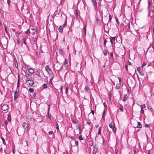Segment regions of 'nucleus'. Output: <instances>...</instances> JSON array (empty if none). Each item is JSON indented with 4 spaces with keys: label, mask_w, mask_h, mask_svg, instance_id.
Segmentation results:
<instances>
[{
    "label": "nucleus",
    "mask_w": 154,
    "mask_h": 154,
    "mask_svg": "<svg viewBox=\"0 0 154 154\" xmlns=\"http://www.w3.org/2000/svg\"><path fill=\"white\" fill-rule=\"evenodd\" d=\"M29 72L31 74H33L34 72L33 69L31 68H29L28 69Z\"/></svg>",
    "instance_id": "15"
},
{
    "label": "nucleus",
    "mask_w": 154,
    "mask_h": 154,
    "mask_svg": "<svg viewBox=\"0 0 154 154\" xmlns=\"http://www.w3.org/2000/svg\"><path fill=\"white\" fill-rule=\"evenodd\" d=\"M85 91L87 93L89 91V88L87 86H86L85 88Z\"/></svg>",
    "instance_id": "19"
},
{
    "label": "nucleus",
    "mask_w": 154,
    "mask_h": 154,
    "mask_svg": "<svg viewBox=\"0 0 154 154\" xmlns=\"http://www.w3.org/2000/svg\"><path fill=\"white\" fill-rule=\"evenodd\" d=\"M26 78L27 80H32V79L33 78V76L32 75L27 73L26 75Z\"/></svg>",
    "instance_id": "5"
},
{
    "label": "nucleus",
    "mask_w": 154,
    "mask_h": 154,
    "mask_svg": "<svg viewBox=\"0 0 154 154\" xmlns=\"http://www.w3.org/2000/svg\"><path fill=\"white\" fill-rule=\"evenodd\" d=\"M141 109H143L146 107V105L144 104H143L141 105Z\"/></svg>",
    "instance_id": "29"
},
{
    "label": "nucleus",
    "mask_w": 154,
    "mask_h": 154,
    "mask_svg": "<svg viewBox=\"0 0 154 154\" xmlns=\"http://www.w3.org/2000/svg\"><path fill=\"white\" fill-rule=\"evenodd\" d=\"M84 33H85V36L86 35V27L85 26H84Z\"/></svg>",
    "instance_id": "36"
},
{
    "label": "nucleus",
    "mask_w": 154,
    "mask_h": 154,
    "mask_svg": "<svg viewBox=\"0 0 154 154\" xmlns=\"http://www.w3.org/2000/svg\"><path fill=\"white\" fill-rule=\"evenodd\" d=\"M128 26V28L129 29H130V23L129 22H128V23H127V25H125V26Z\"/></svg>",
    "instance_id": "34"
},
{
    "label": "nucleus",
    "mask_w": 154,
    "mask_h": 154,
    "mask_svg": "<svg viewBox=\"0 0 154 154\" xmlns=\"http://www.w3.org/2000/svg\"><path fill=\"white\" fill-rule=\"evenodd\" d=\"M56 69L57 70H59L61 69V68H62L63 67H61L60 63H57L56 65L55 66Z\"/></svg>",
    "instance_id": "8"
},
{
    "label": "nucleus",
    "mask_w": 154,
    "mask_h": 154,
    "mask_svg": "<svg viewBox=\"0 0 154 154\" xmlns=\"http://www.w3.org/2000/svg\"><path fill=\"white\" fill-rule=\"evenodd\" d=\"M116 21L117 23L119 25V22L118 21V19L117 18H116Z\"/></svg>",
    "instance_id": "54"
},
{
    "label": "nucleus",
    "mask_w": 154,
    "mask_h": 154,
    "mask_svg": "<svg viewBox=\"0 0 154 154\" xmlns=\"http://www.w3.org/2000/svg\"><path fill=\"white\" fill-rule=\"evenodd\" d=\"M152 47L153 48V49H154V39H153V42L152 43Z\"/></svg>",
    "instance_id": "59"
},
{
    "label": "nucleus",
    "mask_w": 154,
    "mask_h": 154,
    "mask_svg": "<svg viewBox=\"0 0 154 154\" xmlns=\"http://www.w3.org/2000/svg\"><path fill=\"white\" fill-rule=\"evenodd\" d=\"M35 74L38 77L41 78V76L40 75L38 71H37L36 72H35Z\"/></svg>",
    "instance_id": "23"
},
{
    "label": "nucleus",
    "mask_w": 154,
    "mask_h": 154,
    "mask_svg": "<svg viewBox=\"0 0 154 154\" xmlns=\"http://www.w3.org/2000/svg\"><path fill=\"white\" fill-rule=\"evenodd\" d=\"M147 107L148 109H149L152 112L153 111V109L151 106L148 105L147 106Z\"/></svg>",
    "instance_id": "20"
},
{
    "label": "nucleus",
    "mask_w": 154,
    "mask_h": 154,
    "mask_svg": "<svg viewBox=\"0 0 154 154\" xmlns=\"http://www.w3.org/2000/svg\"><path fill=\"white\" fill-rule=\"evenodd\" d=\"M68 88L66 87V88H65V92H66V94H67V93H68Z\"/></svg>",
    "instance_id": "43"
},
{
    "label": "nucleus",
    "mask_w": 154,
    "mask_h": 154,
    "mask_svg": "<svg viewBox=\"0 0 154 154\" xmlns=\"http://www.w3.org/2000/svg\"><path fill=\"white\" fill-rule=\"evenodd\" d=\"M22 126L25 130V131L28 132V125L26 123H23L22 124Z\"/></svg>",
    "instance_id": "3"
},
{
    "label": "nucleus",
    "mask_w": 154,
    "mask_h": 154,
    "mask_svg": "<svg viewBox=\"0 0 154 154\" xmlns=\"http://www.w3.org/2000/svg\"><path fill=\"white\" fill-rule=\"evenodd\" d=\"M29 91L31 93H32L34 91V89L33 88H30L29 89Z\"/></svg>",
    "instance_id": "31"
},
{
    "label": "nucleus",
    "mask_w": 154,
    "mask_h": 154,
    "mask_svg": "<svg viewBox=\"0 0 154 154\" xmlns=\"http://www.w3.org/2000/svg\"><path fill=\"white\" fill-rule=\"evenodd\" d=\"M10 2H11V1H10V0H8L7 1V3H8V5H10Z\"/></svg>",
    "instance_id": "55"
},
{
    "label": "nucleus",
    "mask_w": 154,
    "mask_h": 154,
    "mask_svg": "<svg viewBox=\"0 0 154 154\" xmlns=\"http://www.w3.org/2000/svg\"><path fill=\"white\" fill-rule=\"evenodd\" d=\"M146 65V62H143L142 66V67L143 68L144 66H145Z\"/></svg>",
    "instance_id": "44"
},
{
    "label": "nucleus",
    "mask_w": 154,
    "mask_h": 154,
    "mask_svg": "<svg viewBox=\"0 0 154 154\" xmlns=\"http://www.w3.org/2000/svg\"><path fill=\"white\" fill-rule=\"evenodd\" d=\"M149 16H150L151 17H152L154 16V10H152V12H150V13H149Z\"/></svg>",
    "instance_id": "13"
},
{
    "label": "nucleus",
    "mask_w": 154,
    "mask_h": 154,
    "mask_svg": "<svg viewBox=\"0 0 154 154\" xmlns=\"http://www.w3.org/2000/svg\"><path fill=\"white\" fill-rule=\"evenodd\" d=\"M97 148L96 146H94L93 151V154H96L97 152Z\"/></svg>",
    "instance_id": "10"
},
{
    "label": "nucleus",
    "mask_w": 154,
    "mask_h": 154,
    "mask_svg": "<svg viewBox=\"0 0 154 154\" xmlns=\"http://www.w3.org/2000/svg\"><path fill=\"white\" fill-rule=\"evenodd\" d=\"M103 53L104 54V55H105V56H106L107 55V51H106V50L105 49H104L103 51Z\"/></svg>",
    "instance_id": "35"
},
{
    "label": "nucleus",
    "mask_w": 154,
    "mask_h": 154,
    "mask_svg": "<svg viewBox=\"0 0 154 154\" xmlns=\"http://www.w3.org/2000/svg\"><path fill=\"white\" fill-rule=\"evenodd\" d=\"M60 53L61 54H63V50H61L60 49Z\"/></svg>",
    "instance_id": "50"
},
{
    "label": "nucleus",
    "mask_w": 154,
    "mask_h": 154,
    "mask_svg": "<svg viewBox=\"0 0 154 154\" xmlns=\"http://www.w3.org/2000/svg\"><path fill=\"white\" fill-rule=\"evenodd\" d=\"M148 8L150 7L151 5V2L150 1H148Z\"/></svg>",
    "instance_id": "49"
},
{
    "label": "nucleus",
    "mask_w": 154,
    "mask_h": 154,
    "mask_svg": "<svg viewBox=\"0 0 154 154\" xmlns=\"http://www.w3.org/2000/svg\"><path fill=\"white\" fill-rule=\"evenodd\" d=\"M8 124V122L7 120H6L5 121V125H7Z\"/></svg>",
    "instance_id": "60"
},
{
    "label": "nucleus",
    "mask_w": 154,
    "mask_h": 154,
    "mask_svg": "<svg viewBox=\"0 0 154 154\" xmlns=\"http://www.w3.org/2000/svg\"><path fill=\"white\" fill-rule=\"evenodd\" d=\"M23 40L24 44L25 45H26V38H23Z\"/></svg>",
    "instance_id": "28"
},
{
    "label": "nucleus",
    "mask_w": 154,
    "mask_h": 154,
    "mask_svg": "<svg viewBox=\"0 0 154 154\" xmlns=\"http://www.w3.org/2000/svg\"><path fill=\"white\" fill-rule=\"evenodd\" d=\"M68 137L69 138L71 139L72 140H74L73 137L71 135L69 136Z\"/></svg>",
    "instance_id": "45"
},
{
    "label": "nucleus",
    "mask_w": 154,
    "mask_h": 154,
    "mask_svg": "<svg viewBox=\"0 0 154 154\" xmlns=\"http://www.w3.org/2000/svg\"><path fill=\"white\" fill-rule=\"evenodd\" d=\"M119 109L121 111H123V106L122 105H121V106L119 107Z\"/></svg>",
    "instance_id": "37"
},
{
    "label": "nucleus",
    "mask_w": 154,
    "mask_h": 154,
    "mask_svg": "<svg viewBox=\"0 0 154 154\" xmlns=\"http://www.w3.org/2000/svg\"><path fill=\"white\" fill-rule=\"evenodd\" d=\"M35 95H36L35 93V92L33 94V96L32 97V98H33V99L35 98Z\"/></svg>",
    "instance_id": "46"
},
{
    "label": "nucleus",
    "mask_w": 154,
    "mask_h": 154,
    "mask_svg": "<svg viewBox=\"0 0 154 154\" xmlns=\"http://www.w3.org/2000/svg\"><path fill=\"white\" fill-rule=\"evenodd\" d=\"M115 38H116L115 37H112L110 36V38H109V39H111L112 41H114L115 40Z\"/></svg>",
    "instance_id": "39"
},
{
    "label": "nucleus",
    "mask_w": 154,
    "mask_h": 154,
    "mask_svg": "<svg viewBox=\"0 0 154 154\" xmlns=\"http://www.w3.org/2000/svg\"><path fill=\"white\" fill-rule=\"evenodd\" d=\"M18 93L17 92V91L16 90L15 91L14 93V100H16L18 97Z\"/></svg>",
    "instance_id": "9"
},
{
    "label": "nucleus",
    "mask_w": 154,
    "mask_h": 154,
    "mask_svg": "<svg viewBox=\"0 0 154 154\" xmlns=\"http://www.w3.org/2000/svg\"><path fill=\"white\" fill-rule=\"evenodd\" d=\"M67 24L66 21L65 22V23L63 26H60L59 27L58 29L60 33H62L63 32V29L64 27H65Z\"/></svg>",
    "instance_id": "1"
},
{
    "label": "nucleus",
    "mask_w": 154,
    "mask_h": 154,
    "mask_svg": "<svg viewBox=\"0 0 154 154\" xmlns=\"http://www.w3.org/2000/svg\"><path fill=\"white\" fill-rule=\"evenodd\" d=\"M93 144V142L91 141H90L89 142V145L91 146H92Z\"/></svg>",
    "instance_id": "47"
},
{
    "label": "nucleus",
    "mask_w": 154,
    "mask_h": 154,
    "mask_svg": "<svg viewBox=\"0 0 154 154\" xmlns=\"http://www.w3.org/2000/svg\"><path fill=\"white\" fill-rule=\"evenodd\" d=\"M103 105L104 106V107H105V108H106V109H107V105H106V103L105 102H104L103 103Z\"/></svg>",
    "instance_id": "52"
},
{
    "label": "nucleus",
    "mask_w": 154,
    "mask_h": 154,
    "mask_svg": "<svg viewBox=\"0 0 154 154\" xmlns=\"http://www.w3.org/2000/svg\"><path fill=\"white\" fill-rule=\"evenodd\" d=\"M118 79L119 80V83L121 84V82H122V79L121 78H119V77L118 78Z\"/></svg>",
    "instance_id": "51"
},
{
    "label": "nucleus",
    "mask_w": 154,
    "mask_h": 154,
    "mask_svg": "<svg viewBox=\"0 0 154 154\" xmlns=\"http://www.w3.org/2000/svg\"><path fill=\"white\" fill-rule=\"evenodd\" d=\"M110 39V42L111 43V45H112L113 44V41H112L111 39Z\"/></svg>",
    "instance_id": "62"
},
{
    "label": "nucleus",
    "mask_w": 154,
    "mask_h": 154,
    "mask_svg": "<svg viewBox=\"0 0 154 154\" xmlns=\"http://www.w3.org/2000/svg\"><path fill=\"white\" fill-rule=\"evenodd\" d=\"M35 31H34V32H33V34H36L38 33V31H37V30L35 29Z\"/></svg>",
    "instance_id": "57"
},
{
    "label": "nucleus",
    "mask_w": 154,
    "mask_h": 154,
    "mask_svg": "<svg viewBox=\"0 0 154 154\" xmlns=\"http://www.w3.org/2000/svg\"><path fill=\"white\" fill-rule=\"evenodd\" d=\"M30 32L29 29H28L25 32V33L26 34H30Z\"/></svg>",
    "instance_id": "38"
},
{
    "label": "nucleus",
    "mask_w": 154,
    "mask_h": 154,
    "mask_svg": "<svg viewBox=\"0 0 154 154\" xmlns=\"http://www.w3.org/2000/svg\"><path fill=\"white\" fill-rule=\"evenodd\" d=\"M8 120V121H10L11 120V114L9 113L7 118Z\"/></svg>",
    "instance_id": "22"
},
{
    "label": "nucleus",
    "mask_w": 154,
    "mask_h": 154,
    "mask_svg": "<svg viewBox=\"0 0 154 154\" xmlns=\"http://www.w3.org/2000/svg\"><path fill=\"white\" fill-rule=\"evenodd\" d=\"M145 127L147 128H149L150 127V125L149 124H146L145 125Z\"/></svg>",
    "instance_id": "53"
},
{
    "label": "nucleus",
    "mask_w": 154,
    "mask_h": 154,
    "mask_svg": "<svg viewBox=\"0 0 154 154\" xmlns=\"http://www.w3.org/2000/svg\"><path fill=\"white\" fill-rule=\"evenodd\" d=\"M26 83L29 86H32L34 84V82L33 80H27L26 82Z\"/></svg>",
    "instance_id": "4"
},
{
    "label": "nucleus",
    "mask_w": 154,
    "mask_h": 154,
    "mask_svg": "<svg viewBox=\"0 0 154 154\" xmlns=\"http://www.w3.org/2000/svg\"><path fill=\"white\" fill-rule=\"evenodd\" d=\"M140 67H137V71H139L140 70Z\"/></svg>",
    "instance_id": "64"
},
{
    "label": "nucleus",
    "mask_w": 154,
    "mask_h": 154,
    "mask_svg": "<svg viewBox=\"0 0 154 154\" xmlns=\"http://www.w3.org/2000/svg\"><path fill=\"white\" fill-rule=\"evenodd\" d=\"M109 21H110L111 20V19H112V17H111V15L110 14H109Z\"/></svg>",
    "instance_id": "48"
},
{
    "label": "nucleus",
    "mask_w": 154,
    "mask_h": 154,
    "mask_svg": "<svg viewBox=\"0 0 154 154\" xmlns=\"http://www.w3.org/2000/svg\"><path fill=\"white\" fill-rule=\"evenodd\" d=\"M79 140H83V138L81 135H80L79 136Z\"/></svg>",
    "instance_id": "42"
},
{
    "label": "nucleus",
    "mask_w": 154,
    "mask_h": 154,
    "mask_svg": "<svg viewBox=\"0 0 154 154\" xmlns=\"http://www.w3.org/2000/svg\"><path fill=\"white\" fill-rule=\"evenodd\" d=\"M48 117L50 119H51V114H50V113H49V111H48Z\"/></svg>",
    "instance_id": "40"
},
{
    "label": "nucleus",
    "mask_w": 154,
    "mask_h": 154,
    "mask_svg": "<svg viewBox=\"0 0 154 154\" xmlns=\"http://www.w3.org/2000/svg\"><path fill=\"white\" fill-rule=\"evenodd\" d=\"M45 70L48 73L51 71V69L48 65H46L45 67Z\"/></svg>",
    "instance_id": "12"
},
{
    "label": "nucleus",
    "mask_w": 154,
    "mask_h": 154,
    "mask_svg": "<svg viewBox=\"0 0 154 154\" xmlns=\"http://www.w3.org/2000/svg\"><path fill=\"white\" fill-rule=\"evenodd\" d=\"M56 128L57 131L59 130V128L58 123L56 122L55 123Z\"/></svg>",
    "instance_id": "25"
},
{
    "label": "nucleus",
    "mask_w": 154,
    "mask_h": 154,
    "mask_svg": "<svg viewBox=\"0 0 154 154\" xmlns=\"http://www.w3.org/2000/svg\"><path fill=\"white\" fill-rule=\"evenodd\" d=\"M38 38V36L35 37H32V40L34 42H37Z\"/></svg>",
    "instance_id": "21"
},
{
    "label": "nucleus",
    "mask_w": 154,
    "mask_h": 154,
    "mask_svg": "<svg viewBox=\"0 0 154 154\" xmlns=\"http://www.w3.org/2000/svg\"><path fill=\"white\" fill-rule=\"evenodd\" d=\"M5 32L7 34H8V32L7 31V27H6V26H5Z\"/></svg>",
    "instance_id": "32"
},
{
    "label": "nucleus",
    "mask_w": 154,
    "mask_h": 154,
    "mask_svg": "<svg viewBox=\"0 0 154 154\" xmlns=\"http://www.w3.org/2000/svg\"><path fill=\"white\" fill-rule=\"evenodd\" d=\"M140 112L143 114H144V111L143 110V109H141V111Z\"/></svg>",
    "instance_id": "56"
},
{
    "label": "nucleus",
    "mask_w": 154,
    "mask_h": 154,
    "mask_svg": "<svg viewBox=\"0 0 154 154\" xmlns=\"http://www.w3.org/2000/svg\"><path fill=\"white\" fill-rule=\"evenodd\" d=\"M105 109H104L103 110V114L102 115V118L103 119V120L104 119V115H105Z\"/></svg>",
    "instance_id": "27"
},
{
    "label": "nucleus",
    "mask_w": 154,
    "mask_h": 154,
    "mask_svg": "<svg viewBox=\"0 0 154 154\" xmlns=\"http://www.w3.org/2000/svg\"><path fill=\"white\" fill-rule=\"evenodd\" d=\"M128 98V96L127 95H124L123 97V99L122 101H125L127 100V99Z\"/></svg>",
    "instance_id": "18"
},
{
    "label": "nucleus",
    "mask_w": 154,
    "mask_h": 154,
    "mask_svg": "<svg viewBox=\"0 0 154 154\" xmlns=\"http://www.w3.org/2000/svg\"><path fill=\"white\" fill-rule=\"evenodd\" d=\"M19 76H18V81H17V88L19 86V82H20V78H19Z\"/></svg>",
    "instance_id": "33"
},
{
    "label": "nucleus",
    "mask_w": 154,
    "mask_h": 154,
    "mask_svg": "<svg viewBox=\"0 0 154 154\" xmlns=\"http://www.w3.org/2000/svg\"><path fill=\"white\" fill-rule=\"evenodd\" d=\"M1 139L3 141V144L4 145H6V143L5 142V140L4 139V138L2 137Z\"/></svg>",
    "instance_id": "30"
},
{
    "label": "nucleus",
    "mask_w": 154,
    "mask_h": 154,
    "mask_svg": "<svg viewBox=\"0 0 154 154\" xmlns=\"http://www.w3.org/2000/svg\"><path fill=\"white\" fill-rule=\"evenodd\" d=\"M94 8L95 9H96L97 8V4L96 0H91Z\"/></svg>",
    "instance_id": "7"
},
{
    "label": "nucleus",
    "mask_w": 154,
    "mask_h": 154,
    "mask_svg": "<svg viewBox=\"0 0 154 154\" xmlns=\"http://www.w3.org/2000/svg\"><path fill=\"white\" fill-rule=\"evenodd\" d=\"M121 83H117L116 84V88L117 89H120V87H121Z\"/></svg>",
    "instance_id": "17"
},
{
    "label": "nucleus",
    "mask_w": 154,
    "mask_h": 154,
    "mask_svg": "<svg viewBox=\"0 0 154 154\" xmlns=\"http://www.w3.org/2000/svg\"><path fill=\"white\" fill-rule=\"evenodd\" d=\"M42 86L43 87L44 89H45L47 88V85L45 84H43Z\"/></svg>",
    "instance_id": "41"
},
{
    "label": "nucleus",
    "mask_w": 154,
    "mask_h": 154,
    "mask_svg": "<svg viewBox=\"0 0 154 154\" xmlns=\"http://www.w3.org/2000/svg\"><path fill=\"white\" fill-rule=\"evenodd\" d=\"M68 63V60L66 58L64 62L63 63L62 66H61V67H62L63 68V67H65L66 65V64Z\"/></svg>",
    "instance_id": "11"
},
{
    "label": "nucleus",
    "mask_w": 154,
    "mask_h": 154,
    "mask_svg": "<svg viewBox=\"0 0 154 154\" xmlns=\"http://www.w3.org/2000/svg\"><path fill=\"white\" fill-rule=\"evenodd\" d=\"M9 108V106L7 104H4L2 107V109L4 111L7 110Z\"/></svg>",
    "instance_id": "6"
},
{
    "label": "nucleus",
    "mask_w": 154,
    "mask_h": 154,
    "mask_svg": "<svg viewBox=\"0 0 154 154\" xmlns=\"http://www.w3.org/2000/svg\"><path fill=\"white\" fill-rule=\"evenodd\" d=\"M109 126L110 128L112 129V130L114 133H115L116 131V128L115 127V124H114V125L113 126L112 123L111 122L109 124Z\"/></svg>",
    "instance_id": "2"
},
{
    "label": "nucleus",
    "mask_w": 154,
    "mask_h": 154,
    "mask_svg": "<svg viewBox=\"0 0 154 154\" xmlns=\"http://www.w3.org/2000/svg\"><path fill=\"white\" fill-rule=\"evenodd\" d=\"M101 127H100L99 128L98 132V135L101 134Z\"/></svg>",
    "instance_id": "24"
},
{
    "label": "nucleus",
    "mask_w": 154,
    "mask_h": 154,
    "mask_svg": "<svg viewBox=\"0 0 154 154\" xmlns=\"http://www.w3.org/2000/svg\"><path fill=\"white\" fill-rule=\"evenodd\" d=\"M72 122L73 123H74V124L76 123V122L74 120H72Z\"/></svg>",
    "instance_id": "63"
},
{
    "label": "nucleus",
    "mask_w": 154,
    "mask_h": 154,
    "mask_svg": "<svg viewBox=\"0 0 154 154\" xmlns=\"http://www.w3.org/2000/svg\"><path fill=\"white\" fill-rule=\"evenodd\" d=\"M14 62L15 63V66L16 68H17L18 64H17V60L16 59V58H14Z\"/></svg>",
    "instance_id": "16"
},
{
    "label": "nucleus",
    "mask_w": 154,
    "mask_h": 154,
    "mask_svg": "<svg viewBox=\"0 0 154 154\" xmlns=\"http://www.w3.org/2000/svg\"><path fill=\"white\" fill-rule=\"evenodd\" d=\"M142 127V125L139 122H137V125L136 128H141Z\"/></svg>",
    "instance_id": "14"
},
{
    "label": "nucleus",
    "mask_w": 154,
    "mask_h": 154,
    "mask_svg": "<svg viewBox=\"0 0 154 154\" xmlns=\"http://www.w3.org/2000/svg\"><path fill=\"white\" fill-rule=\"evenodd\" d=\"M75 145L76 146H77L78 145V142L77 141H75Z\"/></svg>",
    "instance_id": "61"
},
{
    "label": "nucleus",
    "mask_w": 154,
    "mask_h": 154,
    "mask_svg": "<svg viewBox=\"0 0 154 154\" xmlns=\"http://www.w3.org/2000/svg\"><path fill=\"white\" fill-rule=\"evenodd\" d=\"M103 40H104V46L106 47V43L107 42V41L105 39V38H103Z\"/></svg>",
    "instance_id": "26"
},
{
    "label": "nucleus",
    "mask_w": 154,
    "mask_h": 154,
    "mask_svg": "<svg viewBox=\"0 0 154 154\" xmlns=\"http://www.w3.org/2000/svg\"><path fill=\"white\" fill-rule=\"evenodd\" d=\"M77 126H78V129L79 130H81V127L79 125L77 124Z\"/></svg>",
    "instance_id": "58"
}]
</instances>
